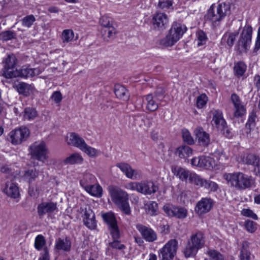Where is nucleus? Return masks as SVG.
<instances>
[{"label":"nucleus","mask_w":260,"mask_h":260,"mask_svg":"<svg viewBox=\"0 0 260 260\" xmlns=\"http://www.w3.org/2000/svg\"><path fill=\"white\" fill-rule=\"evenodd\" d=\"M223 178L231 186L239 190L250 188L255 185L254 178L242 172L225 174Z\"/></svg>","instance_id":"obj_1"},{"label":"nucleus","mask_w":260,"mask_h":260,"mask_svg":"<svg viewBox=\"0 0 260 260\" xmlns=\"http://www.w3.org/2000/svg\"><path fill=\"white\" fill-rule=\"evenodd\" d=\"M108 191L113 202L126 215L131 213L128 203V194L120 188L113 185L108 187Z\"/></svg>","instance_id":"obj_2"},{"label":"nucleus","mask_w":260,"mask_h":260,"mask_svg":"<svg viewBox=\"0 0 260 260\" xmlns=\"http://www.w3.org/2000/svg\"><path fill=\"white\" fill-rule=\"evenodd\" d=\"M205 244V237L201 231H198L192 234L187 242L184 249L185 257L194 256L198 250L203 248Z\"/></svg>","instance_id":"obj_3"},{"label":"nucleus","mask_w":260,"mask_h":260,"mask_svg":"<svg viewBox=\"0 0 260 260\" xmlns=\"http://www.w3.org/2000/svg\"><path fill=\"white\" fill-rule=\"evenodd\" d=\"M230 11V7L225 3L218 4L217 6L213 4L208 10L206 17L213 23H216L222 20Z\"/></svg>","instance_id":"obj_4"},{"label":"nucleus","mask_w":260,"mask_h":260,"mask_svg":"<svg viewBox=\"0 0 260 260\" xmlns=\"http://www.w3.org/2000/svg\"><path fill=\"white\" fill-rule=\"evenodd\" d=\"M28 150L32 159L44 162L48 158V150L43 141L32 143L29 147Z\"/></svg>","instance_id":"obj_5"},{"label":"nucleus","mask_w":260,"mask_h":260,"mask_svg":"<svg viewBox=\"0 0 260 260\" xmlns=\"http://www.w3.org/2000/svg\"><path fill=\"white\" fill-rule=\"evenodd\" d=\"M177 249V240L175 239L170 240L158 251L160 260H173L176 254Z\"/></svg>","instance_id":"obj_6"},{"label":"nucleus","mask_w":260,"mask_h":260,"mask_svg":"<svg viewBox=\"0 0 260 260\" xmlns=\"http://www.w3.org/2000/svg\"><path fill=\"white\" fill-rule=\"evenodd\" d=\"M17 59L13 54H9L4 61L3 75L7 78L18 77V70L16 69Z\"/></svg>","instance_id":"obj_7"},{"label":"nucleus","mask_w":260,"mask_h":260,"mask_svg":"<svg viewBox=\"0 0 260 260\" xmlns=\"http://www.w3.org/2000/svg\"><path fill=\"white\" fill-rule=\"evenodd\" d=\"M212 114V122L216 127L221 131L222 134L226 137L230 135V131L228 128L226 122L223 118L222 112L219 110L211 111Z\"/></svg>","instance_id":"obj_8"},{"label":"nucleus","mask_w":260,"mask_h":260,"mask_svg":"<svg viewBox=\"0 0 260 260\" xmlns=\"http://www.w3.org/2000/svg\"><path fill=\"white\" fill-rule=\"evenodd\" d=\"M29 131L25 127H21L11 131L9 136L10 141L13 145H19L26 140L29 136Z\"/></svg>","instance_id":"obj_9"},{"label":"nucleus","mask_w":260,"mask_h":260,"mask_svg":"<svg viewBox=\"0 0 260 260\" xmlns=\"http://www.w3.org/2000/svg\"><path fill=\"white\" fill-rule=\"evenodd\" d=\"M164 212L169 216L183 219L187 215V210L183 207H175L172 205L166 204L164 206Z\"/></svg>","instance_id":"obj_10"},{"label":"nucleus","mask_w":260,"mask_h":260,"mask_svg":"<svg viewBox=\"0 0 260 260\" xmlns=\"http://www.w3.org/2000/svg\"><path fill=\"white\" fill-rule=\"evenodd\" d=\"M116 166L125 175V176L132 179H138L141 177L140 171L133 169L131 166L126 163H117Z\"/></svg>","instance_id":"obj_11"},{"label":"nucleus","mask_w":260,"mask_h":260,"mask_svg":"<svg viewBox=\"0 0 260 260\" xmlns=\"http://www.w3.org/2000/svg\"><path fill=\"white\" fill-rule=\"evenodd\" d=\"M213 205V201L209 198H202L196 207V211L199 215L204 214L210 211Z\"/></svg>","instance_id":"obj_12"},{"label":"nucleus","mask_w":260,"mask_h":260,"mask_svg":"<svg viewBox=\"0 0 260 260\" xmlns=\"http://www.w3.org/2000/svg\"><path fill=\"white\" fill-rule=\"evenodd\" d=\"M152 21L154 27L161 30L168 25L169 18L165 13L158 12L153 15Z\"/></svg>","instance_id":"obj_13"},{"label":"nucleus","mask_w":260,"mask_h":260,"mask_svg":"<svg viewBox=\"0 0 260 260\" xmlns=\"http://www.w3.org/2000/svg\"><path fill=\"white\" fill-rule=\"evenodd\" d=\"M136 229L146 241L152 242L157 239V234L152 229L142 224L136 225Z\"/></svg>","instance_id":"obj_14"},{"label":"nucleus","mask_w":260,"mask_h":260,"mask_svg":"<svg viewBox=\"0 0 260 260\" xmlns=\"http://www.w3.org/2000/svg\"><path fill=\"white\" fill-rule=\"evenodd\" d=\"M251 34H241L237 45L239 53L247 52L251 42Z\"/></svg>","instance_id":"obj_15"},{"label":"nucleus","mask_w":260,"mask_h":260,"mask_svg":"<svg viewBox=\"0 0 260 260\" xmlns=\"http://www.w3.org/2000/svg\"><path fill=\"white\" fill-rule=\"evenodd\" d=\"M82 211L84 212L83 218L84 224L89 229H94L96 224L94 212L90 208H85Z\"/></svg>","instance_id":"obj_16"},{"label":"nucleus","mask_w":260,"mask_h":260,"mask_svg":"<svg viewBox=\"0 0 260 260\" xmlns=\"http://www.w3.org/2000/svg\"><path fill=\"white\" fill-rule=\"evenodd\" d=\"M158 190V187L152 181H142L139 183V192L144 194L154 193Z\"/></svg>","instance_id":"obj_17"},{"label":"nucleus","mask_w":260,"mask_h":260,"mask_svg":"<svg viewBox=\"0 0 260 260\" xmlns=\"http://www.w3.org/2000/svg\"><path fill=\"white\" fill-rule=\"evenodd\" d=\"M57 209V204L52 202H42L37 207L38 214L40 216H43L46 213L54 212Z\"/></svg>","instance_id":"obj_18"},{"label":"nucleus","mask_w":260,"mask_h":260,"mask_svg":"<svg viewBox=\"0 0 260 260\" xmlns=\"http://www.w3.org/2000/svg\"><path fill=\"white\" fill-rule=\"evenodd\" d=\"M183 34H168L165 38L159 41V45L161 47L173 46L182 37Z\"/></svg>","instance_id":"obj_19"},{"label":"nucleus","mask_w":260,"mask_h":260,"mask_svg":"<svg viewBox=\"0 0 260 260\" xmlns=\"http://www.w3.org/2000/svg\"><path fill=\"white\" fill-rule=\"evenodd\" d=\"M66 141L68 145L78 148L80 150L86 143L83 138L75 133H71Z\"/></svg>","instance_id":"obj_20"},{"label":"nucleus","mask_w":260,"mask_h":260,"mask_svg":"<svg viewBox=\"0 0 260 260\" xmlns=\"http://www.w3.org/2000/svg\"><path fill=\"white\" fill-rule=\"evenodd\" d=\"M194 134L200 145L207 146L210 142L209 135L203 128L199 127L194 130Z\"/></svg>","instance_id":"obj_21"},{"label":"nucleus","mask_w":260,"mask_h":260,"mask_svg":"<svg viewBox=\"0 0 260 260\" xmlns=\"http://www.w3.org/2000/svg\"><path fill=\"white\" fill-rule=\"evenodd\" d=\"M4 192L8 197L13 199L18 198L20 195L18 187L12 182H8L6 183Z\"/></svg>","instance_id":"obj_22"},{"label":"nucleus","mask_w":260,"mask_h":260,"mask_svg":"<svg viewBox=\"0 0 260 260\" xmlns=\"http://www.w3.org/2000/svg\"><path fill=\"white\" fill-rule=\"evenodd\" d=\"M145 98L146 101V109L151 112L156 111L161 101L154 97L152 94H147Z\"/></svg>","instance_id":"obj_23"},{"label":"nucleus","mask_w":260,"mask_h":260,"mask_svg":"<svg viewBox=\"0 0 260 260\" xmlns=\"http://www.w3.org/2000/svg\"><path fill=\"white\" fill-rule=\"evenodd\" d=\"M174 174L182 181H186L188 179L190 180V176L192 173L189 171L180 167H175L172 169Z\"/></svg>","instance_id":"obj_24"},{"label":"nucleus","mask_w":260,"mask_h":260,"mask_svg":"<svg viewBox=\"0 0 260 260\" xmlns=\"http://www.w3.org/2000/svg\"><path fill=\"white\" fill-rule=\"evenodd\" d=\"M71 247V242L67 237L64 238H58L56 240L55 248L58 250L69 251Z\"/></svg>","instance_id":"obj_25"},{"label":"nucleus","mask_w":260,"mask_h":260,"mask_svg":"<svg viewBox=\"0 0 260 260\" xmlns=\"http://www.w3.org/2000/svg\"><path fill=\"white\" fill-rule=\"evenodd\" d=\"M41 71L38 68H30L28 67H23L22 68L18 71V76L22 77H32L38 75L41 73Z\"/></svg>","instance_id":"obj_26"},{"label":"nucleus","mask_w":260,"mask_h":260,"mask_svg":"<svg viewBox=\"0 0 260 260\" xmlns=\"http://www.w3.org/2000/svg\"><path fill=\"white\" fill-rule=\"evenodd\" d=\"M241 158L243 164L253 167L260 160V157L254 153L244 154L241 156Z\"/></svg>","instance_id":"obj_27"},{"label":"nucleus","mask_w":260,"mask_h":260,"mask_svg":"<svg viewBox=\"0 0 260 260\" xmlns=\"http://www.w3.org/2000/svg\"><path fill=\"white\" fill-rule=\"evenodd\" d=\"M114 93L116 97L124 101H127L129 98V94L127 89L123 86L117 84L114 87Z\"/></svg>","instance_id":"obj_28"},{"label":"nucleus","mask_w":260,"mask_h":260,"mask_svg":"<svg viewBox=\"0 0 260 260\" xmlns=\"http://www.w3.org/2000/svg\"><path fill=\"white\" fill-rule=\"evenodd\" d=\"M100 23L103 27L108 28V32L114 31L116 26L113 19L107 16H102L100 20Z\"/></svg>","instance_id":"obj_29"},{"label":"nucleus","mask_w":260,"mask_h":260,"mask_svg":"<svg viewBox=\"0 0 260 260\" xmlns=\"http://www.w3.org/2000/svg\"><path fill=\"white\" fill-rule=\"evenodd\" d=\"M175 153L180 158L186 159L192 155L193 150L187 145H182L177 148Z\"/></svg>","instance_id":"obj_30"},{"label":"nucleus","mask_w":260,"mask_h":260,"mask_svg":"<svg viewBox=\"0 0 260 260\" xmlns=\"http://www.w3.org/2000/svg\"><path fill=\"white\" fill-rule=\"evenodd\" d=\"M39 174V170H37L36 168H34L24 171L23 175V178L26 181L29 183H31L36 179L38 177Z\"/></svg>","instance_id":"obj_31"},{"label":"nucleus","mask_w":260,"mask_h":260,"mask_svg":"<svg viewBox=\"0 0 260 260\" xmlns=\"http://www.w3.org/2000/svg\"><path fill=\"white\" fill-rule=\"evenodd\" d=\"M217 166L215 160L210 156H201V168L212 170Z\"/></svg>","instance_id":"obj_32"},{"label":"nucleus","mask_w":260,"mask_h":260,"mask_svg":"<svg viewBox=\"0 0 260 260\" xmlns=\"http://www.w3.org/2000/svg\"><path fill=\"white\" fill-rule=\"evenodd\" d=\"M256 116V112L254 110H252L249 113L247 121L245 124L246 133L247 135L250 134L251 129L255 125Z\"/></svg>","instance_id":"obj_33"},{"label":"nucleus","mask_w":260,"mask_h":260,"mask_svg":"<svg viewBox=\"0 0 260 260\" xmlns=\"http://www.w3.org/2000/svg\"><path fill=\"white\" fill-rule=\"evenodd\" d=\"M85 190L91 196L100 198L102 196L103 189L99 184H92L85 188Z\"/></svg>","instance_id":"obj_34"},{"label":"nucleus","mask_w":260,"mask_h":260,"mask_svg":"<svg viewBox=\"0 0 260 260\" xmlns=\"http://www.w3.org/2000/svg\"><path fill=\"white\" fill-rule=\"evenodd\" d=\"M247 69V66L242 61H239L234 67V75L238 78L242 77Z\"/></svg>","instance_id":"obj_35"},{"label":"nucleus","mask_w":260,"mask_h":260,"mask_svg":"<svg viewBox=\"0 0 260 260\" xmlns=\"http://www.w3.org/2000/svg\"><path fill=\"white\" fill-rule=\"evenodd\" d=\"M83 160L82 156L79 153H73L70 156L67 157L64 160L66 164L73 165L75 164H80Z\"/></svg>","instance_id":"obj_36"},{"label":"nucleus","mask_w":260,"mask_h":260,"mask_svg":"<svg viewBox=\"0 0 260 260\" xmlns=\"http://www.w3.org/2000/svg\"><path fill=\"white\" fill-rule=\"evenodd\" d=\"M206 179L194 173L190 176L189 182L199 187H204Z\"/></svg>","instance_id":"obj_37"},{"label":"nucleus","mask_w":260,"mask_h":260,"mask_svg":"<svg viewBox=\"0 0 260 260\" xmlns=\"http://www.w3.org/2000/svg\"><path fill=\"white\" fill-rule=\"evenodd\" d=\"M102 217L104 220L108 225L109 228L117 225L116 218L113 213H106L103 215Z\"/></svg>","instance_id":"obj_38"},{"label":"nucleus","mask_w":260,"mask_h":260,"mask_svg":"<svg viewBox=\"0 0 260 260\" xmlns=\"http://www.w3.org/2000/svg\"><path fill=\"white\" fill-rule=\"evenodd\" d=\"M95 181V177L90 174H86L82 180H80V185L85 189L87 187L91 185Z\"/></svg>","instance_id":"obj_39"},{"label":"nucleus","mask_w":260,"mask_h":260,"mask_svg":"<svg viewBox=\"0 0 260 260\" xmlns=\"http://www.w3.org/2000/svg\"><path fill=\"white\" fill-rule=\"evenodd\" d=\"M187 29L186 26L180 22H174L173 23L170 32H185Z\"/></svg>","instance_id":"obj_40"},{"label":"nucleus","mask_w":260,"mask_h":260,"mask_svg":"<svg viewBox=\"0 0 260 260\" xmlns=\"http://www.w3.org/2000/svg\"><path fill=\"white\" fill-rule=\"evenodd\" d=\"M81 150L91 157H94L98 156L99 154V151L98 150L88 146L86 143L82 147V148H81Z\"/></svg>","instance_id":"obj_41"},{"label":"nucleus","mask_w":260,"mask_h":260,"mask_svg":"<svg viewBox=\"0 0 260 260\" xmlns=\"http://www.w3.org/2000/svg\"><path fill=\"white\" fill-rule=\"evenodd\" d=\"M37 113L33 108H26L23 111V118L29 120H32L36 117Z\"/></svg>","instance_id":"obj_42"},{"label":"nucleus","mask_w":260,"mask_h":260,"mask_svg":"<svg viewBox=\"0 0 260 260\" xmlns=\"http://www.w3.org/2000/svg\"><path fill=\"white\" fill-rule=\"evenodd\" d=\"M31 85L25 83H20L17 85V90L18 92L25 95L29 94L31 90Z\"/></svg>","instance_id":"obj_43"},{"label":"nucleus","mask_w":260,"mask_h":260,"mask_svg":"<svg viewBox=\"0 0 260 260\" xmlns=\"http://www.w3.org/2000/svg\"><path fill=\"white\" fill-rule=\"evenodd\" d=\"M46 244L45 237L42 235H38L35 241V247L38 250H41Z\"/></svg>","instance_id":"obj_44"},{"label":"nucleus","mask_w":260,"mask_h":260,"mask_svg":"<svg viewBox=\"0 0 260 260\" xmlns=\"http://www.w3.org/2000/svg\"><path fill=\"white\" fill-rule=\"evenodd\" d=\"M234 107V116L236 118L241 117L246 113V108L242 104Z\"/></svg>","instance_id":"obj_45"},{"label":"nucleus","mask_w":260,"mask_h":260,"mask_svg":"<svg viewBox=\"0 0 260 260\" xmlns=\"http://www.w3.org/2000/svg\"><path fill=\"white\" fill-rule=\"evenodd\" d=\"M251 253L247 248L246 243L243 244L242 249L240 251V257L241 260H250Z\"/></svg>","instance_id":"obj_46"},{"label":"nucleus","mask_w":260,"mask_h":260,"mask_svg":"<svg viewBox=\"0 0 260 260\" xmlns=\"http://www.w3.org/2000/svg\"><path fill=\"white\" fill-rule=\"evenodd\" d=\"M207 254L213 260H224L223 255L218 251L214 249H209Z\"/></svg>","instance_id":"obj_47"},{"label":"nucleus","mask_w":260,"mask_h":260,"mask_svg":"<svg viewBox=\"0 0 260 260\" xmlns=\"http://www.w3.org/2000/svg\"><path fill=\"white\" fill-rule=\"evenodd\" d=\"M182 136L183 141L187 144L192 145L194 144L193 139L187 129H184L182 131Z\"/></svg>","instance_id":"obj_48"},{"label":"nucleus","mask_w":260,"mask_h":260,"mask_svg":"<svg viewBox=\"0 0 260 260\" xmlns=\"http://www.w3.org/2000/svg\"><path fill=\"white\" fill-rule=\"evenodd\" d=\"M208 40V38L206 34H197V39L194 41V43L198 47L202 46L205 45Z\"/></svg>","instance_id":"obj_49"},{"label":"nucleus","mask_w":260,"mask_h":260,"mask_svg":"<svg viewBox=\"0 0 260 260\" xmlns=\"http://www.w3.org/2000/svg\"><path fill=\"white\" fill-rule=\"evenodd\" d=\"M246 230L251 233H254L257 229V224L251 220H247L244 224Z\"/></svg>","instance_id":"obj_50"},{"label":"nucleus","mask_w":260,"mask_h":260,"mask_svg":"<svg viewBox=\"0 0 260 260\" xmlns=\"http://www.w3.org/2000/svg\"><path fill=\"white\" fill-rule=\"evenodd\" d=\"M61 39L63 42L68 43L72 41L76 40L78 38V34L75 36L74 34H61Z\"/></svg>","instance_id":"obj_51"},{"label":"nucleus","mask_w":260,"mask_h":260,"mask_svg":"<svg viewBox=\"0 0 260 260\" xmlns=\"http://www.w3.org/2000/svg\"><path fill=\"white\" fill-rule=\"evenodd\" d=\"M172 6V3L169 0H159L157 7L162 10H167Z\"/></svg>","instance_id":"obj_52"},{"label":"nucleus","mask_w":260,"mask_h":260,"mask_svg":"<svg viewBox=\"0 0 260 260\" xmlns=\"http://www.w3.org/2000/svg\"><path fill=\"white\" fill-rule=\"evenodd\" d=\"M207 97L205 94H202L199 96L197 100V106L199 108H202L207 103Z\"/></svg>","instance_id":"obj_53"},{"label":"nucleus","mask_w":260,"mask_h":260,"mask_svg":"<svg viewBox=\"0 0 260 260\" xmlns=\"http://www.w3.org/2000/svg\"><path fill=\"white\" fill-rule=\"evenodd\" d=\"M147 212L151 215H154L156 214L158 210L157 204L155 202H152L147 206Z\"/></svg>","instance_id":"obj_54"},{"label":"nucleus","mask_w":260,"mask_h":260,"mask_svg":"<svg viewBox=\"0 0 260 260\" xmlns=\"http://www.w3.org/2000/svg\"><path fill=\"white\" fill-rule=\"evenodd\" d=\"M35 20L36 19L34 15H28L23 18L22 20V24L24 26L29 27Z\"/></svg>","instance_id":"obj_55"},{"label":"nucleus","mask_w":260,"mask_h":260,"mask_svg":"<svg viewBox=\"0 0 260 260\" xmlns=\"http://www.w3.org/2000/svg\"><path fill=\"white\" fill-rule=\"evenodd\" d=\"M204 187L210 191H215L217 190L218 186L215 182L206 180Z\"/></svg>","instance_id":"obj_56"},{"label":"nucleus","mask_w":260,"mask_h":260,"mask_svg":"<svg viewBox=\"0 0 260 260\" xmlns=\"http://www.w3.org/2000/svg\"><path fill=\"white\" fill-rule=\"evenodd\" d=\"M109 230L113 239H118L120 237L119 230L117 225L109 228Z\"/></svg>","instance_id":"obj_57"},{"label":"nucleus","mask_w":260,"mask_h":260,"mask_svg":"<svg viewBox=\"0 0 260 260\" xmlns=\"http://www.w3.org/2000/svg\"><path fill=\"white\" fill-rule=\"evenodd\" d=\"M241 214L245 216L251 217L253 219L257 220V216L250 209H244L241 211Z\"/></svg>","instance_id":"obj_58"},{"label":"nucleus","mask_w":260,"mask_h":260,"mask_svg":"<svg viewBox=\"0 0 260 260\" xmlns=\"http://www.w3.org/2000/svg\"><path fill=\"white\" fill-rule=\"evenodd\" d=\"M109 245L114 249L121 250L124 249L125 246L121 244L117 239H113V241L109 243Z\"/></svg>","instance_id":"obj_59"},{"label":"nucleus","mask_w":260,"mask_h":260,"mask_svg":"<svg viewBox=\"0 0 260 260\" xmlns=\"http://www.w3.org/2000/svg\"><path fill=\"white\" fill-rule=\"evenodd\" d=\"M98 37L105 42H110L115 38V34H99Z\"/></svg>","instance_id":"obj_60"},{"label":"nucleus","mask_w":260,"mask_h":260,"mask_svg":"<svg viewBox=\"0 0 260 260\" xmlns=\"http://www.w3.org/2000/svg\"><path fill=\"white\" fill-rule=\"evenodd\" d=\"M139 183L140 182H129L125 185V188L127 189L137 191L139 192Z\"/></svg>","instance_id":"obj_61"},{"label":"nucleus","mask_w":260,"mask_h":260,"mask_svg":"<svg viewBox=\"0 0 260 260\" xmlns=\"http://www.w3.org/2000/svg\"><path fill=\"white\" fill-rule=\"evenodd\" d=\"M51 99L55 103L58 104L61 101L62 99V96L60 91H56L53 92L51 96Z\"/></svg>","instance_id":"obj_62"},{"label":"nucleus","mask_w":260,"mask_h":260,"mask_svg":"<svg viewBox=\"0 0 260 260\" xmlns=\"http://www.w3.org/2000/svg\"><path fill=\"white\" fill-rule=\"evenodd\" d=\"M214 155L215 157L218 158L219 160L222 161L228 159V157L225 155L222 150H216L214 152Z\"/></svg>","instance_id":"obj_63"},{"label":"nucleus","mask_w":260,"mask_h":260,"mask_svg":"<svg viewBox=\"0 0 260 260\" xmlns=\"http://www.w3.org/2000/svg\"><path fill=\"white\" fill-rule=\"evenodd\" d=\"M165 93V91L162 88H158L154 92V94H153V96L155 97L157 100L161 101L164 98V94Z\"/></svg>","instance_id":"obj_64"}]
</instances>
